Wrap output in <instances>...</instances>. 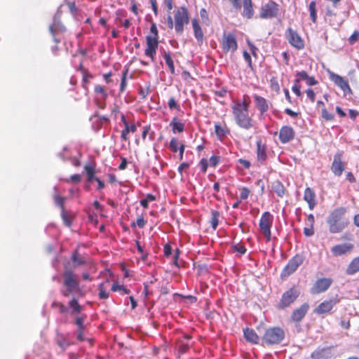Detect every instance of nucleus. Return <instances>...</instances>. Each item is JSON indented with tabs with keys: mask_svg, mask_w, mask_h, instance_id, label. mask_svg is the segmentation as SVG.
Segmentation results:
<instances>
[{
	"mask_svg": "<svg viewBox=\"0 0 359 359\" xmlns=\"http://www.w3.org/2000/svg\"><path fill=\"white\" fill-rule=\"evenodd\" d=\"M231 248L234 252H236L241 255H244L247 251L246 248L241 243H233Z\"/></svg>",
	"mask_w": 359,
	"mask_h": 359,
	"instance_id": "49",
	"label": "nucleus"
},
{
	"mask_svg": "<svg viewBox=\"0 0 359 359\" xmlns=\"http://www.w3.org/2000/svg\"><path fill=\"white\" fill-rule=\"evenodd\" d=\"M164 60L165 61V63L166 65H168V68H169V70H170V72L172 74H175V66H174V62H173V60L170 56V52H165L164 53Z\"/></svg>",
	"mask_w": 359,
	"mask_h": 359,
	"instance_id": "41",
	"label": "nucleus"
},
{
	"mask_svg": "<svg viewBox=\"0 0 359 359\" xmlns=\"http://www.w3.org/2000/svg\"><path fill=\"white\" fill-rule=\"evenodd\" d=\"M138 93L142 99H145L150 93L149 85L140 86L138 90Z\"/></svg>",
	"mask_w": 359,
	"mask_h": 359,
	"instance_id": "50",
	"label": "nucleus"
},
{
	"mask_svg": "<svg viewBox=\"0 0 359 359\" xmlns=\"http://www.w3.org/2000/svg\"><path fill=\"white\" fill-rule=\"evenodd\" d=\"M94 91L95 94L100 95V98L102 100H106L108 97L105 88L101 85H95Z\"/></svg>",
	"mask_w": 359,
	"mask_h": 359,
	"instance_id": "44",
	"label": "nucleus"
},
{
	"mask_svg": "<svg viewBox=\"0 0 359 359\" xmlns=\"http://www.w3.org/2000/svg\"><path fill=\"white\" fill-rule=\"evenodd\" d=\"M175 29V32L182 34L184 29V26L189 22V15L187 8L185 6H181L174 11Z\"/></svg>",
	"mask_w": 359,
	"mask_h": 359,
	"instance_id": "5",
	"label": "nucleus"
},
{
	"mask_svg": "<svg viewBox=\"0 0 359 359\" xmlns=\"http://www.w3.org/2000/svg\"><path fill=\"white\" fill-rule=\"evenodd\" d=\"M285 338L284 330L279 327L267 329L262 337L264 345L273 346L279 344Z\"/></svg>",
	"mask_w": 359,
	"mask_h": 359,
	"instance_id": "4",
	"label": "nucleus"
},
{
	"mask_svg": "<svg viewBox=\"0 0 359 359\" xmlns=\"http://www.w3.org/2000/svg\"><path fill=\"white\" fill-rule=\"evenodd\" d=\"M272 189L280 198H283L287 194V190L283 184L279 181L276 180L272 183Z\"/></svg>",
	"mask_w": 359,
	"mask_h": 359,
	"instance_id": "31",
	"label": "nucleus"
},
{
	"mask_svg": "<svg viewBox=\"0 0 359 359\" xmlns=\"http://www.w3.org/2000/svg\"><path fill=\"white\" fill-rule=\"evenodd\" d=\"M273 215L268 211L264 212L260 218L259 227L261 233L265 236L267 242L271 238V228L273 224Z\"/></svg>",
	"mask_w": 359,
	"mask_h": 359,
	"instance_id": "6",
	"label": "nucleus"
},
{
	"mask_svg": "<svg viewBox=\"0 0 359 359\" xmlns=\"http://www.w3.org/2000/svg\"><path fill=\"white\" fill-rule=\"evenodd\" d=\"M250 194V191L248 187H243L241 189V198L242 200H245L248 198Z\"/></svg>",
	"mask_w": 359,
	"mask_h": 359,
	"instance_id": "61",
	"label": "nucleus"
},
{
	"mask_svg": "<svg viewBox=\"0 0 359 359\" xmlns=\"http://www.w3.org/2000/svg\"><path fill=\"white\" fill-rule=\"evenodd\" d=\"M304 200L307 202L310 210H313L316 205V194L309 187H307L304 190Z\"/></svg>",
	"mask_w": 359,
	"mask_h": 359,
	"instance_id": "26",
	"label": "nucleus"
},
{
	"mask_svg": "<svg viewBox=\"0 0 359 359\" xmlns=\"http://www.w3.org/2000/svg\"><path fill=\"white\" fill-rule=\"evenodd\" d=\"M156 200L155 196L151 194H147L145 198L140 201V205L144 208H147L149 206V202L154 201Z\"/></svg>",
	"mask_w": 359,
	"mask_h": 359,
	"instance_id": "48",
	"label": "nucleus"
},
{
	"mask_svg": "<svg viewBox=\"0 0 359 359\" xmlns=\"http://www.w3.org/2000/svg\"><path fill=\"white\" fill-rule=\"evenodd\" d=\"M245 339L252 344H257L259 343V337L252 329L245 328L243 330Z\"/></svg>",
	"mask_w": 359,
	"mask_h": 359,
	"instance_id": "30",
	"label": "nucleus"
},
{
	"mask_svg": "<svg viewBox=\"0 0 359 359\" xmlns=\"http://www.w3.org/2000/svg\"><path fill=\"white\" fill-rule=\"evenodd\" d=\"M95 163L94 162H90L86 163L84 165V171L86 173L87 175V180L89 182H93V180H96V177L95 176Z\"/></svg>",
	"mask_w": 359,
	"mask_h": 359,
	"instance_id": "29",
	"label": "nucleus"
},
{
	"mask_svg": "<svg viewBox=\"0 0 359 359\" xmlns=\"http://www.w3.org/2000/svg\"><path fill=\"white\" fill-rule=\"evenodd\" d=\"M270 88L272 90H273L278 93L280 92V86H279L277 78L272 77L270 79Z\"/></svg>",
	"mask_w": 359,
	"mask_h": 359,
	"instance_id": "53",
	"label": "nucleus"
},
{
	"mask_svg": "<svg viewBox=\"0 0 359 359\" xmlns=\"http://www.w3.org/2000/svg\"><path fill=\"white\" fill-rule=\"evenodd\" d=\"M71 260L73 262L74 268H77L90 263L88 257L81 255L78 248L73 251L71 256Z\"/></svg>",
	"mask_w": 359,
	"mask_h": 359,
	"instance_id": "19",
	"label": "nucleus"
},
{
	"mask_svg": "<svg viewBox=\"0 0 359 359\" xmlns=\"http://www.w3.org/2000/svg\"><path fill=\"white\" fill-rule=\"evenodd\" d=\"M54 201H55V205L57 206H58L61 210L65 209V205H64V202H65L64 197L59 196V195H55Z\"/></svg>",
	"mask_w": 359,
	"mask_h": 359,
	"instance_id": "54",
	"label": "nucleus"
},
{
	"mask_svg": "<svg viewBox=\"0 0 359 359\" xmlns=\"http://www.w3.org/2000/svg\"><path fill=\"white\" fill-rule=\"evenodd\" d=\"M250 100L248 95H243L242 100H235L231 105L233 119L236 125L244 130L251 129L255 121L253 115L250 114Z\"/></svg>",
	"mask_w": 359,
	"mask_h": 359,
	"instance_id": "1",
	"label": "nucleus"
},
{
	"mask_svg": "<svg viewBox=\"0 0 359 359\" xmlns=\"http://www.w3.org/2000/svg\"><path fill=\"white\" fill-rule=\"evenodd\" d=\"M309 11L311 21L313 23H316L317 21V11H316V4L314 1H312L309 3Z\"/></svg>",
	"mask_w": 359,
	"mask_h": 359,
	"instance_id": "42",
	"label": "nucleus"
},
{
	"mask_svg": "<svg viewBox=\"0 0 359 359\" xmlns=\"http://www.w3.org/2000/svg\"><path fill=\"white\" fill-rule=\"evenodd\" d=\"M359 271V256L354 258L346 268V273L348 275H353Z\"/></svg>",
	"mask_w": 359,
	"mask_h": 359,
	"instance_id": "34",
	"label": "nucleus"
},
{
	"mask_svg": "<svg viewBox=\"0 0 359 359\" xmlns=\"http://www.w3.org/2000/svg\"><path fill=\"white\" fill-rule=\"evenodd\" d=\"M353 248V245L351 243H343L336 245L331 248V252L334 256L338 257L349 252Z\"/></svg>",
	"mask_w": 359,
	"mask_h": 359,
	"instance_id": "22",
	"label": "nucleus"
},
{
	"mask_svg": "<svg viewBox=\"0 0 359 359\" xmlns=\"http://www.w3.org/2000/svg\"><path fill=\"white\" fill-rule=\"evenodd\" d=\"M137 130L136 126L133 123L130 125L128 123H126L124 128L121 130V138L123 141H128L129 140L128 134L130 133H135Z\"/></svg>",
	"mask_w": 359,
	"mask_h": 359,
	"instance_id": "33",
	"label": "nucleus"
},
{
	"mask_svg": "<svg viewBox=\"0 0 359 359\" xmlns=\"http://www.w3.org/2000/svg\"><path fill=\"white\" fill-rule=\"evenodd\" d=\"M174 133H182L184 130V124L180 122L177 117H174L170 123Z\"/></svg>",
	"mask_w": 359,
	"mask_h": 359,
	"instance_id": "36",
	"label": "nucleus"
},
{
	"mask_svg": "<svg viewBox=\"0 0 359 359\" xmlns=\"http://www.w3.org/2000/svg\"><path fill=\"white\" fill-rule=\"evenodd\" d=\"M51 307L53 309H57L60 313H65L68 311L67 307L60 302H53L51 304Z\"/></svg>",
	"mask_w": 359,
	"mask_h": 359,
	"instance_id": "45",
	"label": "nucleus"
},
{
	"mask_svg": "<svg viewBox=\"0 0 359 359\" xmlns=\"http://www.w3.org/2000/svg\"><path fill=\"white\" fill-rule=\"evenodd\" d=\"M346 212V208L344 207L337 208L330 212L327 218L330 233L341 232L348 226V221L344 217Z\"/></svg>",
	"mask_w": 359,
	"mask_h": 359,
	"instance_id": "3",
	"label": "nucleus"
},
{
	"mask_svg": "<svg viewBox=\"0 0 359 359\" xmlns=\"http://www.w3.org/2000/svg\"><path fill=\"white\" fill-rule=\"evenodd\" d=\"M168 107L170 109H176L177 111H180V107L176 102L174 97H170L168 102Z\"/></svg>",
	"mask_w": 359,
	"mask_h": 359,
	"instance_id": "58",
	"label": "nucleus"
},
{
	"mask_svg": "<svg viewBox=\"0 0 359 359\" xmlns=\"http://www.w3.org/2000/svg\"><path fill=\"white\" fill-rule=\"evenodd\" d=\"M331 80L339 86L344 91H351V89L348 81L344 79L342 76L336 74L334 73H332L330 74Z\"/></svg>",
	"mask_w": 359,
	"mask_h": 359,
	"instance_id": "23",
	"label": "nucleus"
},
{
	"mask_svg": "<svg viewBox=\"0 0 359 359\" xmlns=\"http://www.w3.org/2000/svg\"><path fill=\"white\" fill-rule=\"evenodd\" d=\"M113 292H119L121 294H128L130 292V290L126 288L124 285H120L118 282H114L111 288Z\"/></svg>",
	"mask_w": 359,
	"mask_h": 359,
	"instance_id": "40",
	"label": "nucleus"
},
{
	"mask_svg": "<svg viewBox=\"0 0 359 359\" xmlns=\"http://www.w3.org/2000/svg\"><path fill=\"white\" fill-rule=\"evenodd\" d=\"M221 45L224 53H234L238 48L236 35L233 33H224L222 36Z\"/></svg>",
	"mask_w": 359,
	"mask_h": 359,
	"instance_id": "10",
	"label": "nucleus"
},
{
	"mask_svg": "<svg viewBox=\"0 0 359 359\" xmlns=\"http://www.w3.org/2000/svg\"><path fill=\"white\" fill-rule=\"evenodd\" d=\"M339 302V299L337 297L325 299L314 309L313 312L318 316H324L330 313Z\"/></svg>",
	"mask_w": 359,
	"mask_h": 359,
	"instance_id": "13",
	"label": "nucleus"
},
{
	"mask_svg": "<svg viewBox=\"0 0 359 359\" xmlns=\"http://www.w3.org/2000/svg\"><path fill=\"white\" fill-rule=\"evenodd\" d=\"M68 306L71 309L72 314L79 315L83 310V306L79 304L76 297H72L68 302Z\"/></svg>",
	"mask_w": 359,
	"mask_h": 359,
	"instance_id": "28",
	"label": "nucleus"
},
{
	"mask_svg": "<svg viewBox=\"0 0 359 359\" xmlns=\"http://www.w3.org/2000/svg\"><path fill=\"white\" fill-rule=\"evenodd\" d=\"M299 290L295 286L292 287L285 291L280 299L278 304L279 309H285L293 303L299 296Z\"/></svg>",
	"mask_w": 359,
	"mask_h": 359,
	"instance_id": "8",
	"label": "nucleus"
},
{
	"mask_svg": "<svg viewBox=\"0 0 359 359\" xmlns=\"http://www.w3.org/2000/svg\"><path fill=\"white\" fill-rule=\"evenodd\" d=\"M128 74V69H126L122 73L121 85H120V91L121 93L125 90V89L127 86L126 77H127Z\"/></svg>",
	"mask_w": 359,
	"mask_h": 359,
	"instance_id": "51",
	"label": "nucleus"
},
{
	"mask_svg": "<svg viewBox=\"0 0 359 359\" xmlns=\"http://www.w3.org/2000/svg\"><path fill=\"white\" fill-rule=\"evenodd\" d=\"M219 157L217 156H212L210 159V165L212 167H216L219 162Z\"/></svg>",
	"mask_w": 359,
	"mask_h": 359,
	"instance_id": "63",
	"label": "nucleus"
},
{
	"mask_svg": "<svg viewBox=\"0 0 359 359\" xmlns=\"http://www.w3.org/2000/svg\"><path fill=\"white\" fill-rule=\"evenodd\" d=\"M309 309L307 303L302 304L299 308L294 309L291 315V320L293 322H300L306 316Z\"/></svg>",
	"mask_w": 359,
	"mask_h": 359,
	"instance_id": "20",
	"label": "nucleus"
},
{
	"mask_svg": "<svg viewBox=\"0 0 359 359\" xmlns=\"http://www.w3.org/2000/svg\"><path fill=\"white\" fill-rule=\"evenodd\" d=\"M295 135V130L292 126L285 125L280 128L278 139L280 143L287 144L294 139Z\"/></svg>",
	"mask_w": 359,
	"mask_h": 359,
	"instance_id": "14",
	"label": "nucleus"
},
{
	"mask_svg": "<svg viewBox=\"0 0 359 359\" xmlns=\"http://www.w3.org/2000/svg\"><path fill=\"white\" fill-rule=\"evenodd\" d=\"M253 100L255 107L257 109L259 116H264L269 109V106L271 105L266 98L257 94L253 95Z\"/></svg>",
	"mask_w": 359,
	"mask_h": 359,
	"instance_id": "15",
	"label": "nucleus"
},
{
	"mask_svg": "<svg viewBox=\"0 0 359 359\" xmlns=\"http://www.w3.org/2000/svg\"><path fill=\"white\" fill-rule=\"evenodd\" d=\"M176 346L179 355L186 353L191 347V344L189 341H185L183 339H179L177 340Z\"/></svg>",
	"mask_w": 359,
	"mask_h": 359,
	"instance_id": "32",
	"label": "nucleus"
},
{
	"mask_svg": "<svg viewBox=\"0 0 359 359\" xmlns=\"http://www.w3.org/2000/svg\"><path fill=\"white\" fill-rule=\"evenodd\" d=\"M211 217H210V224L213 230H216L219 224V218L220 217V213L218 210H212L211 212Z\"/></svg>",
	"mask_w": 359,
	"mask_h": 359,
	"instance_id": "38",
	"label": "nucleus"
},
{
	"mask_svg": "<svg viewBox=\"0 0 359 359\" xmlns=\"http://www.w3.org/2000/svg\"><path fill=\"white\" fill-rule=\"evenodd\" d=\"M57 344L65 351L67 347L70 346V342L67 340L65 336L62 334H58L55 339Z\"/></svg>",
	"mask_w": 359,
	"mask_h": 359,
	"instance_id": "37",
	"label": "nucleus"
},
{
	"mask_svg": "<svg viewBox=\"0 0 359 359\" xmlns=\"http://www.w3.org/2000/svg\"><path fill=\"white\" fill-rule=\"evenodd\" d=\"M278 4L273 1H270L262 6L259 13V18L262 19L276 18L278 14Z\"/></svg>",
	"mask_w": 359,
	"mask_h": 359,
	"instance_id": "11",
	"label": "nucleus"
},
{
	"mask_svg": "<svg viewBox=\"0 0 359 359\" xmlns=\"http://www.w3.org/2000/svg\"><path fill=\"white\" fill-rule=\"evenodd\" d=\"M146 224V221L144 219L143 217H139L135 222H133L131 224V226L134 227L135 226H139L140 228H143Z\"/></svg>",
	"mask_w": 359,
	"mask_h": 359,
	"instance_id": "59",
	"label": "nucleus"
},
{
	"mask_svg": "<svg viewBox=\"0 0 359 359\" xmlns=\"http://www.w3.org/2000/svg\"><path fill=\"white\" fill-rule=\"evenodd\" d=\"M359 39V32H354L348 39L349 43L353 44L355 41Z\"/></svg>",
	"mask_w": 359,
	"mask_h": 359,
	"instance_id": "64",
	"label": "nucleus"
},
{
	"mask_svg": "<svg viewBox=\"0 0 359 359\" xmlns=\"http://www.w3.org/2000/svg\"><path fill=\"white\" fill-rule=\"evenodd\" d=\"M289 43L297 50H302L304 48V41L302 36L291 27H288L285 34Z\"/></svg>",
	"mask_w": 359,
	"mask_h": 359,
	"instance_id": "12",
	"label": "nucleus"
},
{
	"mask_svg": "<svg viewBox=\"0 0 359 359\" xmlns=\"http://www.w3.org/2000/svg\"><path fill=\"white\" fill-rule=\"evenodd\" d=\"M81 175H79V174H74V175H71L69 179L66 180V182H73L74 184H78V183H79L81 182Z\"/></svg>",
	"mask_w": 359,
	"mask_h": 359,
	"instance_id": "60",
	"label": "nucleus"
},
{
	"mask_svg": "<svg viewBox=\"0 0 359 359\" xmlns=\"http://www.w3.org/2000/svg\"><path fill=\"white\" fill-rule=\"evenodd\" d=\"M308 73L306 71H301L296 73L294 79L295 83H299L301 81H304L307 79Z\"/></svg>",
	"mask_w": 359,
	"mask_h": 359,
	"instance_id": "55",
	"label": "nucleus"
},
{
	"mask_svg": "<svg viewBox=\"0 0 359 359\" xmlns=\"http://www.w3.org/2000/svg\"><path fill=\"white\" fill-rule=\"evenodd\" d=\"M86 318L87 316L86 314H81L76 318L74 323L77 326V329H85L84 321Z\"/></svg>",
	"mask_w": 359,
	"mask_h": 359,
	"instance_id": "47",
	"label": "nucleus"
},
{
	"mask_svg": "<svg viewBox=\"0 0 359 359\" xmlns=\"http://www.w3.org/2000/svg\"><path fill=\"white\" fill-rule=\"evenodd\" d=\"M192 27L194 30V36L199 45H201L203 42L204 34L203 30L199 25L198 20L194 18L191 21Z\"/></svg>",
	"mask_w": 359,
	"mask_h": 359,
	"instance_id": "25",
	"label": "nucleus"
},
{
	"mask_svg": "<svg viewBox=\"0 0 359 359\" xmlns=\"http://www.w3.org/2000/svg\"><path fill=\"white\" fill-rule=\"evenodd\" d=\"M146 44L147 48L144 51V55L149 57L151 62H154L155 55L158 46V40L152 39L151 37H146Z\"/></svg>",
	"mask_w": 359,
	"mask_h": 359,
	"instance_id": "16",
	"label": "nucleus"
},
{
	"mask_svg": "<svg viewBox=\"0 0 359 359\" xmlns=\"http://www.w3.org/2000/svg\"><path fill=\"white\" fill-rule=\"evenodd\" d=\"M341 154L337 153L334 156L331 170L337 176H341L344 170V163L341 161Z\"/></svg>",
	"mask_w": 359,
	"mask_h": 359,
	"instance_id": "18",
	"label": "nucleus"
},
{
	"mask_svg": "<svg viewBox=\"0 0 359 359\" xmlns=\"http://www.w3.org/2000/svg\"><path fill=\"white\" fill-rule=\"evenodd\" d=\"M257 146V159L261 163H263L267 158L266 145L262 143V140L256 142Z\"/></svg>",
	"mask_w": 359,
	"mask_h": 359,
	"instance_id": "24",
	"label": "nucleus"
},
{
	"mask_svg": "<svg viewBox=\"0 0 359 359\" xmlns=\"http://www.w3.org/2000/svg\"><path fill=\"white\" fill-rule=\"evenodd\" d=\"M106 283H109V280H107L105 282L101 283L98 285V296L100 299H106L109 297V292L106 291V288L104 287Z\"/></svg>",
	"mask_w": 359,
	"mask_h": 359,
	"instance_id": "43",
	"label": "nucleus"
},
{
	"mask_svg": "<svg viewBox=\"0 0 359 359\" xmlns=\"http://www.w3.org/2000/svg\"><path fill=\"white\" fill-rule=\"evenodd\" d=\"M169 147L170 150L174 153H176L177 151H179L180 146L178 144V141L175 137H172L170 140Z\"/></svg>",
	"mask_w": 359,
	"mask_h": 359,
	"instance_id": "56",
	"label": "nucleus"
},
{
	"mask_svg": "<svg viewBox=\"0 0 359 359\" xmlns=\"http://www.w3.org/2000/svg\"><path fill=\"white\" fill-rule=\"evenodd\" d=\"M332 278H318L310 288V293L313 295L319 294L326 292L332 285Z\"/></svg>",
	"mask_w": 359,
	"mask_h": 359,
	"instance_id": "7",
	"label": "nucleus"
},
{
	"mask_svg": "<svg viewBox=\"0 0 359 359\" xmlns=\"http://www.w3.org/2000/svg\"><path fill=\"white\" fill-rule=\"evenodd\" d=\"M321 116L327 121H332L334 118V115L332 113L329 112L325 108L322 109Z\"/></svg>",
	"mask_w": 359,
	"mask_h": 359,
	"instance_id": "52",
	"label": "nucleus"
},
{
	"mask_svg": "<svg viewBox=\"0 0 359 359\" xmlns=\"http://www.w3.org/2000/svg\"><path fill=\"white\" fill-rule=\"evenodd\" d=\"M146 37H151L152 39H158V31L155 22H152L150 27V34Z\"/></svg>",
	"mask_w": 359,
	"mask_h": 359,
	"instance_id": "46",
	"label": "nucleus"
},
{
	"mask_svg": "<svg viewBox=\"0 0 359 359\" xmlns=\"http://www.w3.org/2000/svg\"><path fill=\"white\" fill-rule=\"evenodd\" d=\"M200 16L205 23L209 22V18H208V13L205 8H201L200 11Z\"/></svg>",
	"mask_w": 359,
	"mask_h": 359,
	"instance_id": "62",
	"label": "nucleus"
},
{
	"mask_svg": "<svg viewBox=\"0 0 359 359\" xmlns=\"http://www.w3.org/2000/svg\"><path fill=\"white\" fill-rule=\"evenodd\" d=\"M61 217L65 226L68 227L72 226L73 216L71 212H68L66 209L62 210Z\"/></svg>",
	"mask_w": 359,
	"mask_h": 359,
	"instance_id": "39",
	"label": "nucleus"
},
{
	"mask_svg": "<svg viewBox=\"0 0 359 359\" xmlns=\"http://www.w3.org/2000/svg\"><path fill=\"white\" fill-rule=\"evenodd\" d=\"M65 26L60 20H54L53 25H50L49 31L53 36V40L55 43H59L60 39L56 38V34L66 32Z\"/></svg>",
	"mask_w": 359,
	"mask_h": 359,
	"instance_id": "21",
	"label": "nucleus"
},
{
	"mask_svg": "<svg viewBox=\"0 0 359 359\" xmlns=\"http://www.w3.org/2000/svg\"><path fill=\"white\" fill-rule=\"evenodd\" d=\"M131 6L130 11L131 12L136 16L139 15L140 10L138 8L139 4L137 2V0H130Z\"/></svg>",
	"mask_w": 359,
	"mask_h": 359,
	"instance_id": "57",
	"label": "nucleus"
},
{
	"mask_svg": "<svg viewBox=\"0 0 359 359\" xmlns=\"http://www.w3.org/2000/svg\"><path fill=\"white\" fill-rule=\"evenodd\" d=\"M64 271L62 274L63 278L62 284L65 287V290L60 291L62 295L65 297H69L70 294L76 292L80 297H84L85 293L81 290L79 281L76 275L72 269H69L67 264H64Z\"/></svg>",
	"mask_w": 359,
	"mask_h": 359,
	"instance_id": "2",
	"label": "nucleus"
},
{
	"mask_svg": "<svg viewBox=\"0 0 359 359\" xmlns=\"http://www.w3.org/2000/svg\"><path fill=\"white\" fill-rule=\"evenodd\" d=\"M304 259V257L302 255L297 254L292 257L283 269L281 277H288L294 273L297 268L302 264Z\"/></svg>",
	"mask_w": 359,
	"mask_h": 359,
	"instance_id": "9",
	"label": "nucleus"
},
{
	"mask_svg": "<svg viewBox=\"0 0 359 359\" xmlns=\"http://www.w3.org/2000/svg\"><path fill=\"white\" fill-rule=\"evenodd\" d=\"M243 16L248 19H251L255 13L252 0H243Z\"/></svg>",
	"mask_w": 359,
	"mask_h": 359,
	"instance_id": "27",
	"label": "nucleus"
},
{
	"mask_svg": "<svg viewBox=\"0 0 359 359\" xmlns=\"http://www.w3.org/2000/svg\"><path fill=\"white\" fill-rule=\"evenodd\" d=\"M215 132L219 140H224L226 135L229 133V129L225 126L222 127L220 125L216 123L215 125Z\"/></svg>",
	"mask_w": 359,
	"mask_h": 359,
	"instance_id": "35",
	"label": "nucleus"
},
{
	"mask_svg": "<svg viewBox=\"0 0 359 359\" xmlns=\"http://www.w3.org/2000/svg\"><path fill=\"white\" fill-rule=\"evenodd\" d=\"M332 356L331 346L318 347L311 354L313 359H328Z\"/></svg>",
	"mask_w": 359,
	"mask_h": 359,
	"instance_id": "17",
	"label": "nucleus"
}]
</instances>
